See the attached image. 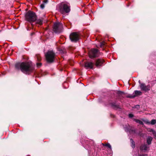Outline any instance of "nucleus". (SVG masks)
I'll use <instances>...</instances> for the list:
<instances>
[{
  "mask_svg": "<svg viewBox=\"0 0 156 156\" xmlns=\"http://www.w3.org/2000/svg\"><path fill=\"white\" fill-rule=\"evenodd\" d=\"M15 67L17 70L20 69L22 72L25 74L31 72L34 69L31 63L29 62L17 63L15 64Z\"/></svg>",
  "mask_w": 156,
  "mask_h": 156,
  "instance_id": "f257e3e1",
  "label": "nucleus"
},
{
  "mask_svg": "<svg viewBox=\"0 0 156 156\" xmlns=\"http://www.w3.org/2000/svg\"><path fill=\"white\" fill-rule=\"evenodd\" d=\"M25 18L27 21L30 22H33L36 19V15L34 12L29 11L26 13Z\"/></svg>",
  "mask_w": 156,
  "mask_h": 156,
  "instance_id": "f03ea898",
  "label": "nucleus"
},
{
  "mask_svg": "<svg viewBox=\"0 0 156 156\" xmlns=\"http://www.w3.org/2000/svg\"><path fill=\"white\" fill-rule=\"evenodd\" d=\"M70 7L69 4H64L60 6L59 10L61 13L65 14L70 12Z\"/></svg>",
  "mask_w": 156,
  "mask_h": 156,
  "instance_id": "7ed1b4c3",
  "label": "nucleus"
},
{
  "mask_svg": "<svg viewBox=\"0 0 156 156\" xmlns=\"http://www.w3.org/2000/svg\"><path fill=\"white\" fill-rule=\"evenodd\" d=\"M55 53L53 51H48L45 55L47 61L49 62H53L55 58Z\"/></svg>",
  "mask_w": 156,
  "mask_h": 156,
  "instance_id": "20e7f679",
  "label": "nucleus"
},
{
  "mask_svg": "<svg viewBox=\"0 0 156 156\" xmlns=\"http://www.w3.org/2000/svg\"><path fill=\"white\" fill-rule=\"evenodd\" d=\"M63 28L62 24L59 23H54L53 27V30L56 33H59L61 32Z\"/></svg>",
  "mask_w": 156,
  "mask_h": 156,
  "instance_id": "39448f33",
  "label": "nucleus"
},
{
  "mask_svg": "<svg viewBox=\"0 0 156 156\" xmlns=\"http://www.w3.org/2000/svg\"><path fill=\"white\" fill-rule=\"evenodd\" d=\"M80 35L76 32H73L71 33L69 36V38L72 42H76L79 39Z\"/></svg>",
  "mask_w": 156,
  "mask_h": 156,
  "instance_id": "423d86ee",
  "label": "nucleus"
},
{
  "mask_svg": "<svg viewBox=\"0 0 156 156\" xmlns=\"http://www.w3.org/2000/svg\"><path fill=\"white\" fill-rule=\"evenodd\" d=\"M98 50L96 49H91L89 52V55L90 58H92L96 56Z\"/></svg>",
  "mask_w": 156,
  "mask_h": 156,
  "instance_id": "0eeeda50",
  "label": "nucleus"
},
{
  "mask_svg": "<svg viewBox=\"0 0 156 156\" xmlns=\"http://www.w3.org/2000/svg\"><path fill=\"white\" fill-rule=\"evenodd\" d=\"M140 87L142 90L147 91L150 90V85L146 86L145 84L141 83L140 85Z\"/></svg>",
  "mask_w": 156,
  "mask_h": 156,
  "instance_id": "6e6552de",
  "label": "nucleus"
},
{
  "mask_svg": "<svg viewBox=\"0 0 156 156\" xmlns=\"http://www.w3.org/2000/svg\"><path fill=\"white\" fill-rule=\"evenodd\" d=\"M104 60L103 59H98L96 61L95 65L97 67H99L101 66L104 62Z\"/></svg>",
  "mask_w": 156,
  "mask_h": 156,
  "instance_id": "1a4fd4ad",
  "label": "nucleus"
},
{
  "mask_svg": "<svg viewBox=\"0 0 156 156\" xmlns=\"http://www.w3.org/2000/svg\"><path fill=\"white\" fill-rule=\"evenodd\" d=\"M94 63L92 62H86L85 63V67L87 68L92 69Z\"/></svg>",
  "mask_w": 156,
  "mask_h": 156,
  "instance_id": "9d476101",
  "label": "nucleus"
},
{
  "mask_svg": "<svg viewBox=\"0 0 156 156\" xmlns=\"http://www.w3.org/2000/svg\"><path fill=\"white\" fill-rule=\"evenodd\" d=\"M147 148L148 147L146 144H144L140 146V149L141 150L144 151H145L147 150Z\"/></svg>",
  "mask_w": 156,
  "mask_h": 156,
  "instance_id": "9b49d317",
  "label": "nucleus"
},
{
  "mask_svg": "<svg viewBox=\"0 0 156 156\" xmlns=\"http://www.w3.org/2000/svg\"><path fill=\"white\" fill-rule=\"evenodd\" d=\"M134 97L140 95L142 94V92L140 90H135L134 91Z\"/></svg>",
  "mask_w": 156,
  "mask_h": 156,
  "instance_id": "f8f14e48",
  "label": "nucleus"
},
{
  "mask_svg": "<svg viewBox=\"0 0 156 156\" xmlns=\"http://www.w3.org/2000/svg\"><path fill=\"white\" fill-rule=\"evenodd\" d=\"M36 23L41 25L42 23L43 20L41 19H36L35 20Z\"/></svg>",
  "mask_w": 156,
  "mask_h": 156,
  "instance_id": "ddd939ff",
  "label": "nucleus"
},
{
  "mask_svg": "<svg viewBox=\"0 0 156 156\" xmlns=\"http://www.w3.org/2000/svg\"><path fill=\"white\" fill-rule=\"evenodd\" d=\"M152 138L151 136H149L147 139V143L149 145L151 143Z\"/></svg>",
  "mask_w": 156,
  "mask_h": 156,
  "instance_id": "4468645a",
  "label": "nucleus"
},
{
  "mask_svg": "<svg viewBox=\"0 0 156 156\" xmlns=\"http://www.w3.org/2000/svg\"><path fill=\"white\" fill-rule=\"evenodd\" d=\"M133 119L136 122L138 123L141 125H143L144 124L143 122L141 120L135 119Z\"/></svg>",
  "mask_w": 156,
  "mask_h": 156,
  "instance_id": "2eb2a0df",
  "label": "nucleus"
},
{
  "mask_svg": "<svg viewBox=\"0 0 156 156\" xmlns=\"http://www.w3.org/2000/svg\"><path fill=\"white\" fill-rule=\"evenodd\" d=\"M130 141L131 143V146L133 148L135 147V143L133 142V140L132 139H130Z\"/></svg>",
  "mask_w": 156,
  "mask_h": 156,
  "instance_id": "dca6fc26",
  "label": "nucleus"
},
{
  "mask_svg": "<svg viewBox=\"0 0 156 156\" xmlns=\"http://www.w3.org/2000/svg\"><path fill=\"white\" fill-rule=\"evenodd\" d=\"M156 123V120L152 119L151 120V122H150V124L152 125H153Z\"/></svg>",
  "mask_w": 156,
  "mask_h": 156,
  "instance_id": "f3484780",
  "label": "nucleus"
},
{
  "mask_svg": "<svg viewBox=\"0 0 156 156\" xmlns=\"http://www.w3.org/2000/svg\"><path fill=\"white\" fill-rule=\"evenodd\" d=\"M143 121L146 124H150V122L149 121V120L147 119H143Z\"/></svg>",
  "mask_w": 156,
  "mask_h": 156,
  "instance_id": "a211bd4d",
  "label": "nucleus"
},
{
  "mask_svg": "<svg viewBox=\"0 0 156 156\" xmlns=\"http://www.w3.org/2000/svg\"><path fill=\"white\" fill-rule=\"evenodd\" d=\"M102 144L104 146H106L108 147L109 148H111V146L109 144H104L102 143Z\"/></svg>",
  "mask_w": 156,
  "mask_h": 156,
  "instance_id": "6ab92c4d",
  "label": "nucleus"
},
{
  "mask_svg": "<svg viewBox=\"0 0 156 156\" xmlns=\"http://www.w3.org/2000/svg\"><path fill=\"white\" fill-rule=\"evenodd\" d=\"M36 57L38 61H40L41 60V58L40 55H36Z\"/></svg>",
  "mask_w": 156,
  "mask_h": 156,
  "instance_id": "aec40b11",
  "label": "nucleus"
},
{
  "mask_svg": "<svg viewBox=\"0 0 156 156\" xmlns=\"http://www.w3.org/2000/svg\"><path fill=\"white\" fill-rule=\"evenodd\" d=\"M112 106L115 108H119V105H115V104H112Z\"/></svg>",
  "mask_w": 156,
  "mask_h": 156,
  "instance_id": "412c9836",
  "label": "nucleus"
},
{
  "mask_svg": "<svg viewBox=\"0 0 156 156\" xmlns=\"http://www.w3.org/2000/svg\"><path fill=\"white\" fill-rule=\"evenodd\" d=\"M105 45V42H102L100 44V47H102Z\"/></svg>",
  "mask_w": 156,
  "mask_h": 156,
  "instance_id": "4be33fe9",
  "label": "nucleus"
},
{
  "mask_svg": "<svg viewBox=\"0 0 156 156\" xmlns=\"http://www.w3.org/2000/svg\"><path fill=\"white\" fill-rule=\"evenodd\" d=\"M128 116L129 118H133L134 116V115L133 114H129L128 115Z\"/></svg>",
  "mask_w": 156,
  "mask_h": 156,
  "instance_id": "5701e85b",
  "label": "nucleus"
},
{
  "mask_svg": "<svg viewBox=\"0 0 156 156\" xmlns=\"http://www.w3.org/2000/svg\"><path fill=\"white\" fill-rule=\"evenodd\" d=\"M41 63H37V67H39L41 66Z\"/></svg>",
  "mask_w": 156,
  "mask_h": 156,
  "instance_id": "b1692460",
  "label": "nucleus"
},
{
  "mask_svg": "<svg viewBox=\"0 0 156 156\" xmlns=\"http://www.w3.org/2000/svg\"><path fill=\"white\" fill-rule=\"evenodd\" d=\"M40 7L42 9H43L44 8V5L43 4H42L40 5Z\"/></svg>",
  "mask_w": 156,
  "mask_h": 156,
  "instance_id": "393cba45",
  "label": "nucleus"
},
{
  "mask_svg": "<svg viewBox=\"0 0 156 156\" xmlns=\"http://www.w3.org/2000/svg\"><path fill=\"white\" fill-rule=\"evenodd\" d=\"M140 156H147V154H142L140 155Z\"/></svg>",
  "mask_w": 156,
  "mask_h": 156,
  "instance_id": "a878e982",
  "label": "nucleus"
},
{
  "mask_svg": "<svg viewBox=\"0 0 156 156\" xmlns=\"http://www.w3.org/2000/svg\"><path fill=\"white\" fill-rule=\"evenodd\" d=\"M48 0H44V2L45 3H47L48 2Z\"/></svg>",
  "mask_w": 156,
  "mask_h": 156,
  "instance_id": "bb28decb",
  "label": "nucleus"
},
{
  "mask_svg": "<svg viewBox=\"0 0 156 156\" xmlns=\"http://www.w3.org/2000/svg\"><path fill=\"white\" fill-rule=\"evenodd\" d=\"M119 94H122V92H121V91H119Z\"/></svg>",
  "mask_w": 156,
  "mask_h": 156,
  "instance_id": "cd10ccee",
  "label": "nucleus"
},
{
  "mask_svg": "<svg viewBox=\"0 0 156 156\" xmlns=\"http://www.w3.org/2000/svg\"><path fill=\"white\" fill-rule=\"evenodd\" d=\"M154 136L156 137V133H154Z\"/></svg>",
  "mask_w": 156,
  "mask_h": 156,
  "instance_id": "c85d7f7f",
  "label": "nucleus"
}]
</instances>
